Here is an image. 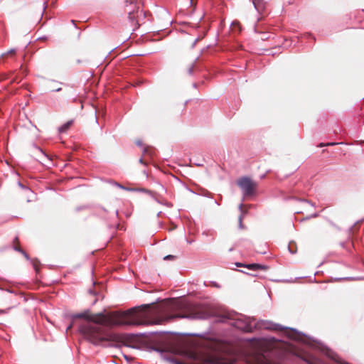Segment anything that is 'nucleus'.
Returning a JSON list of instances; mask_svg holds the SVG:
<instances>
[{
  "label": "nucleus",
  "mask_w": 364,
  "mask_h": 364,
  "mask_svg": "<svg viewBox=\"0 0 364 364\" xmlns=\"http://www.w3.org/2000/svg\"><path fill=\"white\" fill-rule=\"evenodd\" d=\"M149 308V305H143L126 311L107 314H92L90 311H86L75 314L73 318L92 322L80 325V331L90 342L99 345L103 341L114 340V336L105 327L159 325L172 319L206 318L212 314L208 306L184 299H170L151 310H148Z\"/></svg>",
  "instance_id": "nucleus-1"
},
{
  "label": "nucleus",
  "mask_w": 364,
  "mask_h": 364,
  "mask_svg": "<svg viewBox=\"0 0 364 364\" xmlns=\"http://www.w3.org/2000/svg\"><path fill=\"white\" fill-rule=\"evenodd\" d=\"M233 326L245 332H252L255 329H272L274 324L265 321H257L255 318L241 316L235 319Z\"/></svg>",
  "instance_id": "nucleus-2"
},
{
  "label": "nucleus",
  "mask_w": 364,
  "mask_h": 364,
  "mask_svg": "<svg viewBox=\"0 0 364 364\" xmlns=\"http://www.w3.org/2000/svg\"><path fill=\"white\" fill-rule=\"evenodd\" d=\"M237 185L242 191L245 198L252 197L255 195L258 184L250 177H241L237 181Z\"/></svg>",
  "instance_id": "nucleus-3"
},
{
  "label": "nucleus",
  "mask_w": 364,
  "mask_h": 364,
  "mask_svg": "<svg viewBox=\"0 0 364 364\" xmlns=\"http://www.w3.org/2000/svg\"><path fill=\"white\" fill-rule=\"evenodd\" d=\"M237 267H246L247 269L253 271L258 270H264L266 271L268 269V267L265 265H262L259 264H243L242 263H236Z\"/></svg>",
  "instance_id": "nucleus-4"
},
{
  "label": "nucleus",
  "mask_w": 364,
  "mask_h": 364,
  "mask_svg": "<svg viewBox=\"0 0 364 364\" xmlns=\"http://www.w3.org/2000/svg\"><path fill=\"white\" fill-rule=\"evenodd\" d=\"M252 4L255 8V9L259 12L262 13L264 11L266 7V3L264 0H252Z\"/></svg>",
  "instance_id": "nucleus-5"
},
{
  "label": "nucleus",
  "mask_w": 364,
  "mask_h": 364,
  "mask_svg": "<svg viewBox=\"0 0 364 364\" xmlns=\"http://www.w3.org/2000/svg\"><path fill=\"white\" fill-rule=\"evenodd\" d=\"M13 248L18 252H23V250L20 247V242L18 237H16L13 240Z\"/></svg>",
  "instance_id": "nucleus-6"
},
{
  "label": "nucleus",
  "mask_w": 364,
  "mask_h": 364,
  "mask_svg": "<svg viewBox=\"0 0 364 364\" xmlns=\"http://www.w3.org/2000/svg\"><path fill=\"white\" fill-rule=\"evenodd\" d=\"M73 121V120H70L68 122H67L66 123H65L64 124H63L61 127H59V132H65L72 125Z\"/></svg>",
  "instance_id": "nucleus-7"
},
{
  "label": "nucleus",
  "mask_w": 364,
  "mask_h": 364,
  "mask_svg": "<svg viewBox=\"0 0 364 364\" xmlns=\"http://www.w3.org/2000/svg\"><path fill=\"white\" fill-rule=\"evenodd\" d=\"M289 250L290 251L291 253L294 254V253H296V244L294 242H290L289 244Z\"/></svg>",
  "instance_id": "nucleus-8"
},
{
  "label": "nucleus",
  "mask_w": 364,
  "mask_h": 364,
  "mask_svg": "<svg viewBox=\"0 0 364 364\" xmlns=\"http://www.w3.org/2000/svg\"><path fill=\"white\" fill-rule=\"evenodd\" d=\"M32 262H33V266L35 268L36 271L38 272V266L40 265L39 261L37 260V259H34V260H33Z\"/></svg>",
  "instance_id": "nucleus-9"
},
{
  "label": "nucleus",
  "mask_w": 364,
  "mask_h": 364,
  "mask_svg": "<svg viewBox=\"0 0 364 364\" xmlns=\"http://www.w3.org/2000/svg\"><path fill=\"white\" fill-rule=\"evenodd\" d=\"M337 144V143H335V142H330V143H326V144H324V143H320L318 146V147H323V146H333V145H336Z\"/></svg>",
  "instance_id": "nucleus-10"
},
{
  "label": "nucleus",
  "mask_w": 364,
  "mask_h": 364,
  "mask_svg": "<svg viewBox=\"0 0 364 364\" xmlns=\"http://www.w3.org/2000/svg\"><path fill=\"white\" fill-rule=\"evenodd\" d=\"M235 28H237L238 32H240V24H237V23L231 24V29L234 30Z\"/></svg>",
  "instance_id": "nucleus-11"
},
{
  "label": "nucleus",
  "mask_w": 364,
  "mask_h": 364,
  "mask_svg": "<svg viewBox=\"0 0 364 364\" xmlns=\"http://www.w3.org/2000/svg\"><path fill=\"white\" fill-rule=\"evenodd\" d=\"M175 258H176V257L174 255H169L165 256L164 257V259L168 260V259H174Z\"/></svg>",
  "instance_id": "nucleus-12"
},
{
  "label": "nucleus",
  "mask_w": 364,
  "mask_h": 364,
  "mask_svg": "<svg viewBox=\"0 0 364 364\" xmlns=\"http://www.w3.org/2000/svg\"><path fill=\"white\" fill-rule=\"evenodd\" d=\"M239 226L240 228H243V225H242V215H240L239 217Z\"/></svg>",
  "instance_id": "nucleus-13"
},
{
  "label": "nucleus",
  "mask_w": 364,
  "mask_h": 364,
  "mask_svg": "<svg viewBox=\"0 0 364 364\" xmlns=\"http://www.w3.org/2000/svg\"><path fill=\"white\" fill-rule=\"evenodd\" d=\"M170 361L173 363V364H183L180 361H178L175 359H171Z\"/></svg>",
  "instance_id": "nucleus-14"
},
{
  "label": "nucleus",
  "mask_w": 364,
  "mask_h": 364,
  "mask_svg": "<svg viewBox=\"0 0 364 364\" xmlns=\"http://www.w3.org/2000/svg\"><path fill=\"white\" fill-rule=\"evenodd\" d=\"M193 68H194V65H191V66H190V68L188 69V73L189 74H191V73H193Z\"/></svg>",
  "instance_id": "nucleus-15"
},
{
  "label": "nucleus",
  "mask_w": 364,
  "mask_h": 364,
  "mask_svg": "<svg viewBox=\"0 0 364 364\" xmlns=\"http://www.w3.org/2000/svg\"><path fill=\"white\" fill-rule=\"evenodd\" d=\"M20 253H21L26 259H29L28 254L24 250H23V252H20Z\"/></svg>",
  "instance_id": "nucleus-16"
},
{
  "label": "nucleus",
  "mask_w": 364,
  "mask_h": 364,
  "mask_svg": "<svg viewBox=\"0 0 364 364\" xmlns=\"http://www.w3.org/2000/svg\"><path fill=\"white\" fill-rule=\"evenodd\" d=\"M70 23H81V22L80 21H76L75 20H71Z\"/></svg>",
  "instance_id": "nucleus-17"
},
{
  "label": "nucleus",
  "mask_w": 364,
  "mask_h": 364,
  "mask_svg": "<svg viewBox=\"0 0 364 364\" xmlns=\"http://www.w3.org/2000/svg\"><path fill=\"white\" fill-rule=\"evenodd\" d=\"M72 328V324H70L66 329V331H69Z\"/></svg>",
  "instance_id": "nucleus-18"
},
{
  "label": "nucleus",
  "mask_w": 364,
  "mask_h": 364,
  "mask_svg": "<svg viewBox=\"0 0 364 364\" xmlns=\"http://www.w3.org/2000/svg\"><path fill=\"white\" fill-rule=\"evenodd\" d=\"M304 360H305L307 363H309V364H312V363H311V362L310 360H307V359H306V358H304Z\"/></svg>",
  "instance_id": "nucleus-19"
},
{
  "label": "nucleus",
  "mask_w": 364,
  "mask_h": 364,
  "mask_svg": "<svg viewBox=\"0 0 364 364\" xmlns=\"http://www.w3.org/2000/svg\"><path fill=\"white\" fill-rule=\"evenodd\" d=\"M14 52H15V51H14V50H11L9 51V53H14Z\"/></svg>",
  "instance_id": "nucleus-20"
},
{
  "label": "nucleus",
  "mask_w": 364,
  "mask_h": 364,
  "mask_svg": "<svg viewBox=\"0 0 364 364\" xmlns=\"http://www.w3.org/2000/svg\"><path fill=\"white\" fill-rule=\"evenodd\" d=\"M60 90H61V88H60V87H59V88H56L55 90V91H60Z\"/></svg>",
  "instance_id": "nucleus-21"
},
{
  "label": "nucleus",
  "mask_w": 364,
  "mask_h": 364,
  "mask_svg": "<svg viewBox=\"0 0 364 364\" xmlns=\"http://www.w3.org/2000/svg\"><path fill=\"white\" fill-rule=\"evenodd\" d=\"M189 3H190L191 5H192L193 4V0H189Z\"/></svg>",
  "instance_id": "nucleus-22"
},
{
  "label": "nucleus",
  "mask_w": 364,
  "mask_h": 364,
  "mask_svg": "<svg viewBox=\"0 0 364 364\" xmlns=\"http://www.w3.org/2000/svg\"><path fill=\"white\" fill-rule=\"evenodd\" d=\"M139 161H140V163H141V164H143V163H144L143 159H141L139 160Z\"/></svg>",
  "instance_id": "nucleus-23"
},
{
  "label": "nucleus",
  "mask_w": 364,
  "mask_h": 364,
  "mask_svg": "<svg viewBox=\"0 0 364 364\" xmlns=\"http://www.w3.org/2000/svg\"><path fill=\"white\" fill-rule=\"evenodd\" d=\"M262 19V17H261V18H257V21H261Z\"/></svg>",
  "instance_id": "nucleus-24"
},
{
  "label": "nucleus",
  "mask_w": 364,
  "mask_h": 364,
  "mask_svg": "<svg viewBox=\"0 0 364 364\" xmlns=\"http://www.w3.org/2000/svg\"><path fill=\"white\" fill-rule=\"evenodd\" d=\"M232 23H239L238 21H232Z\"/></svg>",
  "instance_id": "nucleus-25"
}]
</instances>
